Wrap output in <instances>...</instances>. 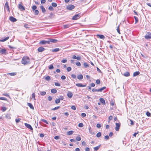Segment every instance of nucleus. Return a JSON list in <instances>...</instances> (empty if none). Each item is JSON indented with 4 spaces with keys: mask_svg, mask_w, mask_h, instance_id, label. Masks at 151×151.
<instances>
[{
    "mask_svg": "<svg viewBox=\"0 0 151 151\" xmlns=\"http://www.w3.org/2000/svg\"><path fill=\"white\" fill-rule=\"evenodd\" d=\"M67 70L68 72H69L71 70V68L70 67H68L67 68Z\"/></svg>",
    "mask_w": 151,
    "mask_h": 151,
    "instance_id": "09e8293b",
    "label": "nucleus"
},
{
    "mask_svg": "<svg viewBox=\"0 0 151 151\" xmlns=\"http://www.w3.org/2000/svg\"><path fill=\"white\" fill-rule=\"evenodd\" d=\"M146 114L148 116H151L150 113L148 111L146 112Z\"/></svg>",
    "mask_w": 151,
    "mask_h": 151,
    "instance_id": "3c124183",
    "label": "nucleus"
},
{
    "mask_svg": "<svg viewBox=\"0 0 151 151\" xmlns=\"http://www.w3.org/2000/svg\"><path fill=\"white\" fill-rule=\"evenodd\" d=\"M67 60L66 59H63L61 61V62L63 63H65L67 62Z\"/></svg>",
    "mask_w": 151,
    "mask_h": 151,
    "instance_id": "69168bd1",
    "label": "nucleus"
},
{
    "mask_svg": "<svg viewBox=\"0 0 151 151\" xmlns=\"http://www.w3.org/2000/svg\"><path fill=\"white\" fill-rule=\"evenodd\" d=\"M67 95L68 96L69 98H71L73 96V94L72 93V92L69 91L68 92V93L67 94Z\"/></svg>",
    "mask_w": 151,
    "mask_h": 151,
    "instance_id": "9d476101",
    "label": "nucleus"
},
{
    "mask_svg": "<svg viewBox=\"0 0 151 151\" xmlns=\"http://www.w3.org/2000/svg\"><path fill=\"white\" fill-rule=\"evenodd\" d=\"M9 20L12 22H15L17 20L16 18L12 16L10 17Z\"/></svg>",
    "mask_w": 151,
    "mask_h": 151,
    "instance_id": "f8f14e48",
    "label": "nucleus"
},
{
    "mask_svg": "<svg viewBox=\"0 0 151 151\" xmlns=\"http://www.w3.org/2000/svg\"><path fill=\"white\" fill-rule=\"evenodd\" d=\"M92 91L93 92H95V91H97L98 92V89H96L95 88H93L92 89Z\"/></svg>",
    "mask_w": 151,
    "mask_h": 151,
    "instance_id": "338daca9",
    "label": "nucleus"
},
{
    "mask_svg": "<svg viewBox=\"0 0 151 151\" xmlns=\"http://www.w3.org/2000/svg\"><path fill=\"white\" fill-rule=\"evenodd\" d=\"M40 43L42 45H45L47 44H49V42L48 41L42 40L40 42Z\"/></svg>",
    "mask_w": 151,
    "mask_h": 151,
    "instance_id": "0eeeda50",
    "label": "nucleus"
},
{
    "mask_svg": "<svg viewBox=\"0 0 151 151\" xmlns=\"http://www.w3.org/2000/svg\"><path fill=\"white\" fill-rule=\"evenodd\" d=\"M60 99H56L55 100V102L56 104H58L59 103H60Z\"/></svg>",
    "mask_w": 151,
    "mask_h": 151,
    "instance_id": "f704fd0d",
    "label": "nucleus"
},
{
    "mask_svg": "<svg viewBox=\"0 0 151 151\" xmlns=\"http://www.w3.org/2000/svg\"><path fill=\"white\" fill-rule=\"evenodd\" d=\"M106 87L105 86H104V87H103L100 88H99V89H98V92H102V91H103V90H104V89H106Z\"/></svg>",
    "mask_w": 151,
    "mask_h": 151,
    "instance_id": "aec40b11",
    "label": "nucleus"
},
{
    "mask_svg": "<svg viewBox=\"0 0 151 151\" xmlns=\"http://www.w3.org/2000/svg\"><path fill=\"white\" fill-rule=\"evenodd\" d=\"M49 44L50 42H52L53 43H56L58 41V40L56 39H50L49 40Z\"/></svg>",
    "mask_w": 151,
    "mask_h": 151,
    "instance_id": "4468645a",
    "label": "nucleus"
},
{
    "mask_svg": "<svg viewBox=\"0 0 151 151\" xmlns=\"http://www.w3.org/2000/svg\"><path fill=\"white\" fill-rule=\"evenodd\" d=\"M48 9L50 11H52L53 10V8L52 6H50L48 8Z\"/></svg>",
    "mask_w": 151,
    "mask_h": 151,
    "instance_id": "864d4df0",
    "label": "nucleus"
},
{
    "mask_svg": "<svg viewBox=\"0 0 151 151\" xmlns=\"http://www.w3.org/2000/svg\"><path fill=\"white\" fill-rule=\"evenodd\" d=\"M24 125L27 128L30 129L31 130H33V128L30 125L28 124L27 123H24Z\"/></svg>",
    "mask_w": 151,
    "mask_h": 151,
    "instance_id": "1a4fd4ad",
    "label": "nucleus"
},
{
    "mask_svg": "<svg viewBox=\"0 0 151 151\" xmlns=\"http://www.w3.org/2000/svg\"><path fill=\"white\" fill-rule=\"evenodd\" d=\"M100 101L102 103V104H105V101L104 99L103 98H100L99 99Z\"/></svg>",
    "mask_w": 151,
    "mask_h": 151,
    "instance_id": "5701e85b",
    "label": "nucleus"
},
{
    "mask_svg": "<svg viewBox=\"0 0 151 151\" xmlns=\"http://www.w3.org/2000/svg\"><path fill=\"white\" fill-rule=\"evenodd\" d=\"M52 5L54 7H55L57 6V4L55 3H52Z\"/></svg>",
    "mask_w": 151,
    "mask_h": 151,
    "instance_id": "c9c22d12",
    "label": "nucleus"
},
{
    "mask_svg": "<svg viewBox=\"0 0 151 151\" xmlns=\"http://www.w3.org/2000/svg\"><path fill=\"white\" fill-rule=\"evenodd\" d=\"M124 75L126 77H128L130 76V73L128 72H126L125 73Z\"/></svg>",
    "mask_w": 151,
    "mask_h": 151,
    "instance_id": "4be33fe9",
    "label": "nucleus"
},
{
    "mask_svg": "<svg viewBox=\"0 0 151 151\" xmlns=\"http://www.w3.org/2000/svg\"><path fill=\"white\" fill-rule=\"evenodd\" d=\"M62 80H65L66 78V77L64 76H62L61 77Z\"/></svg>",
    "mask_w": 151,
    "mask_h": 151,
    "instance_id": "774afa93",
    "label": "nucleus"
},
{
    "mask_svg": "<svg viewBox=\"0 0 151 151\" xmlns=\"http://www.w3.org/2000/svg\"><path fill=\"white\" fill-rule=\"evenodd\" d=\"M101 132H99L96 134V137H100L101 135Z\"/></svg>",
    "mask_w": 151,
    "mask_h": 151,
    "instance_id": "72a5a7b5",
    "label": "nucleus"
},
{
    "mask_svg": "<svg viewBox=\"0 0 151 151\" xmlns=\"http://www.w3.org/2000/svg\"><path fill=\"white\" fill-rule=\"evenodd\" d=\"M71 76L72 78L74 79L76 78V76L75 75L73 74H72Z\"/></svg>",
    "mask_w": 151,
    "mask_h": 151,
    "instance_id": "6e6d98bb",
    "label": "nucleus"
},
{
    "mask_svg": "<svg viewBox=\"0 0 151 151\" xmlns=\"http://www.w3.org/2000/svg\"><path fill=\"white\" fill-rule=\"evenodd\" d=\"M101 126L100 124H98L96 125V127L98 128H100L101 127Z\"/></svg>",
    "mask_w": 151,
    "mask_h": 151,
    "instance_id": "13d9d810",
    "label": "nucleus"
},
{
    "mask_svg": "<svg viewBox=\"0 0 151 151\" xmlns=\"http://www.w3.org/2000/svg\"><path fill=\"white\" fill-rule=\"evenodd\" d=\"M76 139L78 141H80L81 139V137L79 136H78L76 137Z\"/></svg>",
    "mask_w": 151,
    "mask_h": 151,
    "instance_id": "ea45409f",
    "label": "nucleus"
},
{
    "mask_svg": "<svg viewBox=\"0 0 151 151\" xmlns=\"http://www.w3.org/2000/svg\"><path fill=\"white\" fill-rule=\"evenodd\" d=\"M60 50V49L59 48H56L55 49H52V51L54 52H57Z\"/></svg>",
    "mask_w": 151,
    "mask_h": 151,
    "instance_id": "6ab92c4d",
    "label": "nucleus"
},
{
    "mask_svg": "<svg viewBox=\"0 0 151 151\" xmlns=\"http://www.w3.org/2000/svg\"><path fill=\"white\" fill-rule=\"evenodd\" d=\"M75 7V6L73 5H69L66 6V9H67L71 10L73 9Z\"/></svg>",
    "mask_w": 151,
    "mask_h": 151,
    "instance_id": "7ed1b4c3",
    "label": "nucleus"
},
{
    "mask_svg": "<svg viewBox=\"0 0 151 151\" xmlns=\"http://www.w3.org/2000/svg\"><path fill=\"white\" fill-rule=\"evenodd\" d=\"M6 50L5 49L0 48V53L3 55H5Z\"/></svg>",
    "mask_w": 151,
    "mask_h": 151,
    "instance_id": "6e6552de",
    "label": "nucleus"
},
{
    "mask_svg": "<svg viewBox=\"0 0 151 151\" xmlns=\"http://www.w3.org/2000/svg\"><path fill=\"white\" fill-rule=\"evenodd\" d=\"M60 137L58 136H56L55 137L54 139H59Z\"/></svg>",
    "mask_w": 151,
    "mask_h": 151,
    "instance_id": "052dcab7",
    "label": "nucleus"
},
{
    "mask_svg": "<svg viewBox=\"0 0 151 151\" xmlns=\"http://www.w3.org/2000/svg\"><path fill=\"white\" fill-rule=\"evenodd\" d=\"M6 118L8 119H10L11 118V117L10 116V115L7 114L6 115Z\"/></svg>",
    "mask_w": 151,
    "mask_h": 151,
    "instance_id": "a18cd8bd",
    "label": "nucleus"
},
{
    "mask_svg": "<svg viewBox=\"0 0 151 151\" xmlns=\"http://www.w3.org/2000/svg\"><path fill=\"white\" fill-rule=\"evenodd\" d=\"M45 49L43 47H39L38 49V51L39 52H42Z\"/></svg>",
    "mask_w": 151,
    "mask_h": 151,
    "instance_id": "ddd939ff",
    "label": "nucleus"
},
{
    "mask_svg": "<svg viewBox=\"0 0 151 151\" xmlns=\"http://www.w3.org/2000/svg\"><path fill=\"white\" fill-rule=\"evenodd\" d=\"M40 8L42 10V12L44 13L46 12V10L44 8V6H40Z\"/></svg>",
    "mask_w": 151,
    "mask_h": 151,
    "instance_id": "dca6fc26",
    "label": "nucleus"
},
{
    "mask_svg": "<svg viewBox=\"0 0 151 151\" xmlns=\"http://www.w3.org/2000/svg\"><path fill=\"white\" fill-rule=\"evenodd\" d=\"M116 127H115V129L116 131H118L119 129L120 124L119 123H116Z\"/></svg>",
    "mask_w": 151,
    "mask_h": 151,
    "instance_id": "423d86ee",
    "label": "nucleus"
},
{
    "mask_svg": "<svg viewBox=\"0 0 151 151\" xmlns=\"http://www.w3.org/2000/svg\"><path fill=\"white\" fill-rule=\"evenodd\" d=\"M51 92L53 93H55L57 92V90L55 89L52 88L51 89Z\"/></svg>",
    "mask_w": 151,
    "mask_h": 151,
    "instance_id": "b1692460",
    "label": "nucleus"
},
{
    "mask_svg": "<svg viewBox=\"0 0 151 151\" xmlns=\"http://www.w3.org/2000/svg\"><path fill=\"white\" fill-rule=\"evenodd\" d=\"M37 8V6H35V5H34V6H33L32 7V9L34 11V10H35Z\"/></svg>",
    "mask_w": 151,
    "mask_h": 151,
    "instance_id": "603ef678",
    "label": "nucleus"
},
{
    "mask_svg": "<svg viewBox=\"0 0 151 151\" xmlns=\"http://www.w3.org/2000/svg\"><path fill=\"white\" fill-rule=\"evenodd\" d=\"M4 9L7 10L9 12H10V9L8 3L7 2H6L4 5Z\"/></svg>",
    "mask_w": 151,
    "mask_h": 151,
    "instance_id": "20e7f679",
    "label": "nucleus"
},
{
    "mask_svg": "<svg viewBox=\"0 0 151 151\" xmlns=\"http://www.w3.org/2000/svg\"><path fill=\"white\" fill-rule=\"evenodd\" d=\"M145 37L146 39H150L151 38V33L150 32H147L145 36Z\"/></svg>",
    "mask_w": 151,
    "mask_h": 151,
    "instance_id": "39448f33",
    "label": "nucleus"
},
{
    "mask_svg": "<svg viewBox=\"0 0 151 151\" xmlns=\"http://www.w3.org/2000/svg\"><path fill=\"white\" fill-rule=\"evenodd\" d=\"M9 37H6L5 39H2V40H0V42H4V41L7 40H8L9 39Z\"/></svg>",
    "mask_w": 151,
    "mask_h": 151,
    "instance_id": "bb28decb",
    "label": "nucleus"
},
{
    "mask_svg": "<svg viewBox=\"0 0 151 151\" xmlns=\"http://www.w3.org/2000/svg\"><path fill=\"white\" fill-rule=\"evenodd\" d=\"M39 13V11L37 10H35V11L34 13L35 15H38Z\"/></svg>",
    "mask_w": 151,
    "mask_h": 151,
    "instance_id": "a19ab883",
    "label": "nucleus"
},
{
    "mask_svg": "<svg viewBox=\"0 0 151 151\" xmlns=\"http://www.w3.org/2000/svg\"><path fill=\"white\" fill-rule=\"evenodd\" d=\"M71 108L74 110H75L76 109V108L75 106H72L71 107Z\"/></svg>",
    "mask_w": 151,
    "mask_h": 151,
    "instance_id": "e2e57ef3",
    "label": "nucleus"
},
{
    "mask_svg": "<svg viewBox=\"0 0 151 151\" xmlns=\"http://www.w3.org/2000/svg\"><path fill=\"white\" fill-rule=\"evenodd\" d=\"M83 65L85 68H87L89 67V65L86 63H84L83 64Z\"/></svg>",
    "mask_w": 151,
    "mask_h": 151,
    "instance_id": "c756f323",
    "label": "nucleus"
},
{
    "mask_svg": "<svg viewBox=\"0 0 151 151\" xmlns=\"http://www.w3.org/2000/svg\"><path fill=\"white\" fill-rule=\"evenodd\" d=\"M104 138L106 140H108L109 139V136L108 135H106L105 137Z\"/></svg>",
    "mask_w": 151,
    "mask_h": 151,
    "instance_id": "4d7b16f0",
    "label": "nucleus"
},
{
    "mask_svg": "<svg viewBox=\"0 0 151 151\" xmlns=\"http://www.w3.org/2000/svg\"><path fill=\"white\" fill-rule=\"evenodd\" d=\"M139 73L140 72L139 71H136L134 73L133 76L134 77L136 76L139 75Z\"/></svg>",
    "mask_w": 151,
    "mask_h": 151,
    "instance_id": "412c9836",
    "label": "nucleus"
},
{
    "mask_svg": "<svg viewBox=\"0 0 151 151\" xmlns=\"http://www.w3.org/2000/svg\"><path fill=\"white\" fill-rule=\"evenodd\" d=\"M81 17V14H78L73 17L72 19L73 20H76L79 19Z\"/></svg>",
    "mask_w": 151,
    "mask_h": 151,
    "instance_id": "f03ea898",
    "label": "nucleus"
},
{
    "mask_svg": "<svg viewBox=\"0 0 151 151\" xmlns=\"http://www.w3.org/2000/svg\"><path fill=\"white\" fill-rule=\"evenodd\" d=\"M78 126L79 127H82L83 126V124L82 123H80L79 124Z\"/></svg>",
    "mask_w": 151,
    "mask_h": 151,
    "instance_id": "58836bf2",
    "label": "nucleus"
},
{
    "mask_svg": "<svg viewBox=\"0 0 151 151\" xmlns=\"http://www.w3.org/2000/svg\"><path fill=\"white\" fill-rule=\"evenodd\" d=\"M41 121L44 122L45 123H46V124H48V122L46 120H45L44 119H41Z\"/></svg>",
    "mask_w": 151,
    "mask_h": 151,
    "instance_id": "e433bc0d",
    "label": "nucleus"
},
{
    "mask_svg": "<svg viewBox=\"0 0 151 151\" xmlns=\"http://www.w3.org/2000/svg\"><path fill=\"white\" fill-rule=\"evenodd\" d=\"M0 100H6V98L4 97H0Z\"/></svg>",
    "mask_w": 151,
    "mask_h": 151,
    "instance_id": "bf43d9fd",
    "label": "nucleus"
},
{
    "mask_svg": "<svg viewBox=\"0 0 151 151\" xmlns=\"http://www.w3.org/2000/svg\"><path fill=\"white\" fill-rule=\"evenodd\" d=\"M96 83L97 84H99L100 83V81L99 80V79H97L96 80Z\"/></svg>",
    "mask_w": 151,
    "mask_h": 151,
    "instance_id": "0e129e2a",
    "label": "nucleus"
},
{
    "mask_svg": "<svg viewBox=\"0 0 151 151\" xmlns=\"http://www.w3.org/2000/svg\"><path fill=\"white\" fill-rule=\"evenodd\" d=\"M54 68V67L52 65H50L49 67V68L50 69H52Z\"/></svg>",
    "mask_w": 151,
    "mask_h": 151,
    "instance_id": "c03bdc74",
    "label": "nucleus"
},
{
    "mask_svg": "<svg viewBox=\"0 0 151 151\" xmlns=\"http://www.w3.org/2000/svg\"><path fill=\"white\" fill-rule=\"evenodd\" d=\"M71 25L70 24H67L63 25V27L64 29H66L70 27Z\"/></svg>",
    "mask_w": 151,
    "mask_h": 151,
    "instance_id": "f3484780",
    "label": "nucleus"
},
{
    "mask_svg": "<svg viewBox=\"0 0 151 151\" xmlns=\"http://www.w3.org/2000/svg\"><path fill=\"white\" fill-rule=\"evenodd\" d=\"M134 18L135 19V23H137L138 21V19L136 16H134Z\"/></svg>",
    "mask_w": 151,
    "mask_h": 151,
    "instance_id": "2f4dec72",
    "label": "nucleus"
},
{
    "mask_svg": "<svg viewBox=\"0 0 151 151\" xmlns=\"http://www.w3.org/2000/svg\"><path fill=\"white\" fill-rule=\"evenodd\" d=\"M73 132V131H70L67 132V134L68 135H70L72 134Z\"/></svg>",
    "mask_w": 151,
    "mask_h": 151,
    "instance_id": "cd10ccee",
    "label": "nucleus"
},
{
    "mask_svg": "<svg viewBox=\"0 0 151 151\" xmlns=\"http://www.w3.org/2000/svg\"><path fill=\"white\" fill-rule=\"evenodd\" d=\"M45 79L47 81H49L50 80V76H47L45 78Z\"/></svg>",
    "mask_w": 151,
    "mask_h": 151,
    "instance_id": "473e14b6",
    "label": "nucleus"
},
{
    "mask_svg": "<svg viewBox=\"0 0 151 151\" xmlns=\"http://www.w3.org/2000/svg\"><path fill=\"white\" fill-rule=\"evenodd\" d=\"M30 60L27 56L24 57L22 60V63L24 65H27L30 63Z\"/></svg>",
    "mask_w": 151,
    "mask_h": 151,
    "instance_id": "f257e3e1",
    "label": "nucleus"
},
{
    "mask_svg": "<svg viewBox=\"0 0 151 151\" xmlns=\"http://www.w3.org/2000/svg\"><path fill=\"white\" fill-rule=\"evenodd\" d=\"M116 30H117V31L118 32L119 34H120V31L119 29V25L118 26V27L117 28Z\"/></svg>",
    "mask_w": 151,
    "mask_h": 151,
    "instance_id": "8fccbe9b",
    "label": "nucleus"
},
{
    "mask_svg": "<svg viewBox=\"0 0 151 151\" xmlns=\"http://www.w3.org/2000/svg\"><path fill=\"white\" fill-rule=\"evenodd\" d=\"M17 73L16 72H14V73H7V75H9L11 76H14L16 75Z\"/></svg>",
    "mask_w": 151,
    "mask_h": 151,
    "instance_id": "a878e982",
    "label": "nucleus"
},
{
    "mask_svg": "<svg viewBox=\"0 0 151 151\" xmlns=\"http://www.w3.org/2000/svg\"><path fill=\"white\" fill-rule=\"evenodd\" d=\"M46 94V93L45 91H42L40 92V94L42 96H44Z\"/></svg>",
    "mask_w": 151,
    "mask_h": 151,
    "instance_id": "4c0bfd02",
    "label": "nucleus"
},
{
    "mask_svg": "<svg viewBox=\"0 0 151 151\" xmlns=\"http://www.w3.org/2000/svg\"><path fill=\"white\" fill-rule=\"evenodd\" d=\"M21 119L20 118L16 119H15V121L16 123H18L19 122Z\"/></svg>",
    "mask_w": 151,
    "mask_h": 151,
    "instance_id": "79ce46f5",
    "label": "nucleus"
},
{
    "mask_svg": "<svg viewBox=\"0 0 151 151\" xmlns=\"http://www.w3.org/2000/svg\"><path fill=\"white\" fill-rule=\"evenodd\" d=\"M19 8L21 11H23L25 10V8L21 4H19Z\"/></svg>",
    "mask_w": 151,
    "mask_h": 151,
    "instance_id": "9b49d317",
    "label": "nucleus"
},
{
    "mask_svg": "<svg viewBox=\"0 0 151 151\" xmlns=\"http://www.w3.org/2000/svg\"><path fill=\"white\" fill-rule=\"evenodd\" d=\"M97 36H98L101 39H104L105 38L104 36L103 35H97Z\"/></svg>",
    "mask_w": 151,
    "mask_h": 151,
    "instance_id": "c85d7f7f",
    "label": "nucleus"
},
{
    "mask_svg": "<svg viewBox=\"0 0 151 151\" xmlns=\"http://www.w3.org/2000/svg\"><path fill=\"white\" fill-rule=\"evenodd\" d=\"M76 86L79 87H86V85H83L81 83H77L76 84Z\"/></svg>",
    "mask_w": 151,
    "mask_h": 151,
    "instance_id": "2eb2a0df",
    "label": "nucleus"
},
{
    "mask_svg": "<svg viewBox=\"0 0 151 151\" xmlns=\"http://www.w3.org/2000/svg\"><path fill=\"white\" fill-rule=\"evenodd\" d=\"M77 78L78 79L81 80L83 78V76L82 74H80L77 76Z\"/></svg>",
    "mask_w": 151,
    "mask_h": 151,
    "instance_id": "393cba45",
    "label": "nucleus"
},
{
    "mask_svg": "<svg viewBox=\"0 0 151 151\" xmlns=\"http://www.w3.org/2000/svg\"><path fill=\"white\" fill-rule=\"evenodd\" d=\"M100 145H99V146H97V147H94V150L96 151L97 150L99 149V148H100Z\"/></svg>",
    "mask_w": 151,
    "mask_h": 151,
    "instance_id": "7c9ffc66",
    "label": "nucleus"
},
{
    "mask_svg": "<svg viewBox=\"0 0 151 151\" xmlns=\"http://www.w3.org/2000/svg\"><path fill=\"white\" fill-rule=\"evenodd\" d=\"M27 105L31 109H34V107L32 105L29 103H27Z\"/></svg>",
    "mask_w": 151,
    "mask_h": 151,
    "instance_id": "a211bd4d",
    "label": "nucleus"
},
{
    "mask_svg": "<svg viewBox=\"0 0 151 151\" xmlns=\"http://www.w3.org/2000/svg\"><path fill=\"white\" fill-rule=\"evenodd\" d=\"M35 93H33L32 94V98L34 99V100H35Z\"/></svg>",
    "mask_w": 151,
    "mask_h": 151,
    "instance_id": "49530a36",
    "label": "nucleus"
},
{
    "mask_svg": "<svg viewBox=\"0 0 151 151\" xmlns=\"http://www.w3.org/2000/svg\"><path fill=\"white\" fill-rule=\"evenodd\" d=\"M24 27L27 28H29V27H28V25L27 24H25L24 25Z\"/></svg>",
    "mask_w": 151,
    "mask_h": 151,
    "instance_id": "5fc2aeb1",
    "label": "nucleus"
},
{
    "mask_svg": "<svg viewBox=\"0 0 151 151\" xmlns=\"http://www.w3.org/2000/svg\"><path fill=\"white\" fill-rule=\"evenodd\" d=\"M76 65L78 66H80L81 65V63L79 62H77L76 63Z\"/></svg>",
    "mask_w": 151,
    "mask_h": 151,
    "instance_id": "de8ad7c7",
    "label": "nucleus"
},
{
    "mask_svg": "<svg viewBox=\"0 0 151 151\" xmlns=\"http://www.w3.org/2000/svg\"><path fill=\"white\" fill-rule=\"evenodd\" d=\"M55 86H60V84L57 82L55 83Z\"/></svg>",
    "mask_w": 151,
    "mask_h": 151,
    "instance_id": "680f3d73",
    "label": "nucleus"
},
{
    "mask_svg": "<svg viewBox=\"0 0 151 151\" xmlns=\"http://www.w3.org/2000/svg\"><path fill=\"white\" fill-rule=\"evenodd\" d=\"M60 107V106L56 107H55L54 108L52 109V110H55L58 109Z\"/></svg>",
    "mask_w": 151,
    "mask_h": 151,
    "instance_id": "37998d69",
    "label": "nucleus"
}]
</instances>
